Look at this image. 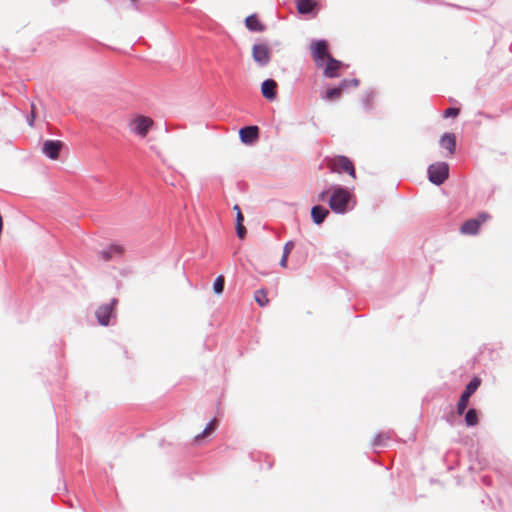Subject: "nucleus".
Instances as JSON below:
<instances>
[{
    "label": "nucleus",
    "mask_w": 512,
    "mask_h": 512,
    "mask_svg": "<svg viewBox=\"0 0 512 512\" xmlns=\"http://www.w3.org/2000/svg\"><path fill=\"white\" fill-rule=\"evenodd\" d=\"M322 201H327L335 213H344L355 205L353 194H321Z\"/></svg>",
    "instance_id": "nucleus-1"
},
{
    "label": "nucleus",
    "mask_w": 512,
    "mask_h": 512,
    "mask_svg": "<svg viewBox=\"0 0 512 512\" xmlns=\"http://www.w3.org/2000/svg\"><path fill=\"white\" fill-rule=\"evenodd\" d=\"M154 126V120L144 115H134L128 122L130 132L140 138H145Z\"/></svg>",
    "instance_id": "nucleus-2"
},
{
    "label": "nucleus",
    "mask_w": 512,
    "mask_h": 512,
    "mask_svg": "<svg viewBox=\"0 0 512 512\" xmlns=\"http://www.w3.org/2000/svg\"><path fill=\"white\" fill-rule=\"evenodd\" d=\"M491 219L487 212H481L476 218L466 220L460 227V233L463 235H477L483 223Z\"/></svg>",
    "instance_id": "nucleus-3"
},
{
    "label": "nucleus",
    "mask_w": 512,
    "mask_h": 512,
    "mask_svg": "<svg viewBox=\"0 0 512 512\" xmlns=\"http://www.w3.org/2000/svg\"><path fill=\"white\" fill-rule=\"evenodd\" d=\"M428 178L433 184H442L449 176V165L445 162H436L428 167Z\"/></svg>",
    "instance_id": "nucleus-4"
},
{
    "label": "nucleus",
    "mask_w": 512,
    "mask_h": 512,
    "mask_svg": "<svg viewBox=\"0 0 512 512\" xmlns=\"http://www.w3.org/2000/svg\"><path fill=\"white\" fill-rule=\"evenodd\" d=\"M328 165L333 172L347 173L353 179L356 178L354 164L346 156H336L329 161Z\"/></svg>",
    "instance_id": "nucleus-5"
},
{
    "label": "nucleus",
    "mask_w": 512,
    "mask_h": 512,
    "mask_svg": "<svg viewBox=\"0 0 512 512\" xmlns=\"http://www.w3.org/2000/svg\"><path fill=\"white\" fill-rule=\"evenodd\" d=\"M481 384V380L478 377L473 378L465 387L464 392L462 393L460 400L457 404V413L462 415L469 403L470 397L474 394V392L478 389Z\"/></svg>",
    "instance_id": "nucleus-6"
},
{
    "label": "nucleus",
    "mask_w": 512,
    "mask_h": 512,
    "mask_svg": "<svg viewBox=\"0 0 512 512\" xmlns=\"http://www.w3.org/2000/svg\"><path fill=\"white\" fill-rule=\"evenodd\" d=\"M312 58L316 66H323L324 60H327L331 55L328 52L327 42L324 40L314 41L310 45Z\"/></svg>",
    "instance_id": "nucleus-7"
},
{
    "label": "nucleus",
    "mask_w": 512,
    "mask_h": 512,
    "mask_svg": "<svg viewBox=\"0 0 512 512\" xmlns=\"http://www.w3.org/2000/svg\"><path fill=\"white\" fill-rule=\"evenodd\" d=\"M271 54L270 47L265 43H258L252 47V57L261 67L266 66L270 62Z\"/></svg>",
    "instance_id": "nucleus-8"
},
{
    "label": "nucleus",
    "mask_w": 512,
    "mask_h": 512,
    "mask_svg": "<svg viewBox=\"0 0 512 512\" xmlns=\"http://www.w3.org/2000/svg\"><path fill=\"white\" fill-rule=\"evenodd\" d=\"M117 304L116 299H112L110 303L101 305L96 311V317L98 319L99 324L103 326H107L109 324L110 318L113 315L114 307Z\"/></svg>",
    "instance_id": "nucleus-9"
},
{
    "label": "nucleus",
    "mask_w": 512,
    "mask_h": 512,
    "mask_svg": "<svg viewBox=\"0 0 512 512\" xmlns=\"http://www.w3.org/2000/svg\"><path fill=\"white\" fill-rule=\"evenodd\" d=\"M62 142L59 140H46L43 143V153L52 160H56L59 157V153L62 149Z\"/></svg>",
    "instance_id": "nucleus-10"
},
{
    "label": "nucleus",
    "mask_w": 512,
    "mask_h": 512,
    "mask_svg": "<svg viewBox=\"0 0 512 512\" xmlns=\"http://www.w3.org/2000/svg\"><path fill=\"white\" fill-rule=\"evenodd\" d=\"M240 139L245 144H252L259 138L257 126H246L239 131Z\"/></svg>",
    "instance_id": "nucleus-11"
},
{
    "label": "nucleus",
    "mask_w": 512,
    "mask_h": 512,
    "mask_svg": "<svg viewBox=\"0 0 512 512\" xmlns=\"http://www.w3.org/2000/svg\"><path fill=\"white\" fill-rule=\"evenodd\" d=\"M342 63L332 56L327 59V63L324 69V76L327 78H335L339 76V69L341 68Z\"/></svg>",
    "instance_id": "nucleus-12"
},
{
    "label": "nucleus",
    "mask_w": 512,
    "mask_h": 512,
    "mask_svg": "<svg viewBox=\"0 0 512 512\" xmlns=\"http://www.w3.org/2000/svg\"><path fill=\"white\" fill-rule=\"evenodd\" d=\"M348 82L346 80L342 81L338 87L327 89L323 98L327 101H335L338 100L342 92L347 88Z\"/></svg>",
    "instance_id": "nucleus-13"
},
{
    "label": "nucleus",
    "mask_w": 512,
    "mask_h": 512,
    "mask_svg": "<svg viewBox=\"0 0 512 512\" xmlns=\"http://www.w3.org/2000/svg\"><path fill=\"white\" fill-rule=\"evenodd\" d=\"M277 83L272 79L265 80L261 85L262 95L267 100H274L276 97Z\"/></svg>",
    "instance_id": "nucleus-14"
},
{
    "label": "nucleus",
    "mask_w": 512,
    "mask_h": 512,
    "mask_svg": "<svg viewBox=\"0 0 512 512\" xmlns=\"http://www.w3.org/2000/svg\"><path fill=\"white\" fill-rule=\"evenodd\" d=\"M440 145L449 152V155L454 154L456 149L455 135L452 133L444 134L440 139Z\"/></svg>",
    "instance_id": "nucleus-15"
},
{
    "label": "nucleus",
    "mask_w": 512,
    "mask_h": 512,
    "mask_svg": "<svg viewBox=\"0 0 512 512\" xmlns=\"http://www.w3.org/2000/svg\"><path fill=\"white\" fill-rule=\"evenodd\" d=\"M245 26L250 31L262 32L265 30V25L256 14H252L245 19Z\"/></svg>",
    "instance_id": "nucleus-16"
},
{
    "label": "nucleus",
    "mask_w": 512,
    "mask_h": 512,
    "mask_svg": "<svg viewBox=\"0 0 512 512\" xmlns=\"http://www.w3.org/2000/svg\"><path fill=\"white\" fill-rule=\"evenodd\" d=\"M328 214L329 211L325 207L320 205H316L311 209L312 220L317 225L321 224Z\"/></svg>",
    "instance_id": "nucleus-17"
},
{
    "label": "nucleus",
    "mask_w": 512,
    "mask_h": 512,
    "mask_svg": "<svg viewBox=\"0 0 512 512\" xmlns=\"http://www.w3.org/2000/svg\"><path fill=\"white\" fill-rule=\"evenodd\" d=\"M296 3L297 10L300 14L311 13L317 5L314 0H296Z\"/></svg>",
    "instance_id": "nucleus-18"
},
{
    "label": "nucleus",
    "mask_w": 512,
    "mask_h": 512,
    "mask_svg": "<svg viewBox=\"0 0 512 512\" xmlns=\"http://www.w3.org/2000/svg\"><path fill=\"white\" fill-rule=\"evenodd\" d=\"M123 253V249L120 246L112 245L108 247L106 250L101 252V256L105 261H109L114 256H121Z\"/></svg>",
    "instance_id": "nucleus-19"
},
{
    "label": "nucleus",
    "mask_w": 512,
    "mask_h": 512,
    "mask_svg": "<svg viewBox=\"0 0 512 512\" xmlns=\"http://www.w3.org/2000/svg\"><path fill=\"white\" fill-rule=\"evenodd\" d=\"M217 424H218L217 419H213V420H211V421L207 424V426L205 427V429H204L200 434H198V435H196V436H195L194 440H195L196 442H198V441H200L201 439H203V438H205V437L209 436L210 434H212V433L215 431V429H216V427H217Z\"/></svg>",
    "instance_id": "nucleus-20"
},
{
    "label": "nucleus",
    "mask_w": 512,
    "mask_h": 512,
    "mask_svg": "<svg viewBox=\"0 0 512 512\" xmlns=\"http://www.w3.org/2000/svg\"><path fill=\"white\" fill-rule=\"evenodd\" d=\"M254 300L259 306H266L269 303L267 291L265 289L257 290L254 294Z\"/></svg>",
    "instance_id": "nucleus-21"
},
{
    "label": "nucleus",
    "mask_w": 512,
    "mask_h": 512,
    "mask_svg": "<svg viewBox=\"0 0 512 512\" xmlns=\"http://www.w3.org/2000/svg\"><path fill=\"white\" fill-rule=\"evenodd\" d=\"M465 422L468 426H476L478 424V413L475 409H469L466 412Z\"/></svg>",
    "instance_id": "nucleus-22"
},
{
    "label": "nucleus",
    "mask_w": 512,
    "mask_h": 512,
    "mask_svg": "<svg viewBox=\"0 0 512 512\" xmlns=\"http://www.w3.org/2000/svg\"><path fill=\"white\" fill-rule=\"evenodd\" d=\"M224 285H225V278L223 275H219L214 283H213V291L217 294V295H220L223 293V290H224Z\"/></svg>",
    "instance_id": "nucleus-23"
},
{
    "label": "nucleus",
    "mask_w": 512,
    "mask_h": 512,
    "mask_svg": "<svg viewBox=\"0 0 512 512\" xmlns=\"http://www.w3.org/2000/svg\"><path fill=\"white\" fill-rule=\"evenodd\" d=\"M459 113H460L459 108L451 107L444 111V117H457L459 115Z\"/></svg>",
    "instance_id": "nucleus-24"
},
{
    "label": "nucleus",
    "mask_w": 512,
    "mask_h": 512,
    "mask_svg": "<svg viewBox=\"0 0 512 512\" xmlns=\"http://www.w3.org/2000/svg\"><path fill=\"white\" fill-rule=\"evenodd\" d=\"M233 210L236 212V224H239V223L243 224L244 217H243V214L241 212L239 205L235 204L233 207Z\"/></svg>",
    "instance_id": "nucleus-25"
},
{
    "label": "nucleus",
    "mask_w": 512,
    "mask_h": 512,
    "mask_svg": "<svg viewBox=\"0 0 512 512\" xmlns=\"http://www.w3.org/2000/svg\"><path fill=\"white\" fill-rule=\"evenodd\" d=\"M236 233L240 239H244L246 236V228L242 223L236 224Z\"/></svg>",
    "instance_id": "nucleus-26"
},
{
    "label": "nucleus",
    "mask_w": 512,
    "mask_h": 512,
    "mask_svg": "<svg viewBox=\"0 0 512 512\" xmlns=\"http://www.w3.org/2000/svg\"><path fill=\"white\" fill-rule=\"evenodd\" d=\"M293 248H294V243L292 241L287 242L284 246L283 254L289 255Z\"/></svg>",
    "instance_id": "nucleus-27"
},
{
    "label": "nucleus",
    "mask_w": 512,
    "mask_h": 512,
    "mask_svg": "<svg viewBox=\"0 0 512 512\" xmlns=\"http://www.w3.org/2000/svg\"><path fill=\"white\" fill-rule=\"evenodd\" d=\"M36 114H35V105H31V115L28 119V123L30 126H33L34 120H35Z\"/></svg>",
    "instance_id": "nucleus-28"
},
{
    "label": "nucleus",
    "mask_w": 512,
    "mask_h": 512,
    "mask_svg": "<svg viewBox=\"0 0 512 512\" xmlns=\"http://www.w3.org/2000/svg\"><path fill=\"white\" fill-rule=\"evenodd\" d=\"M384 439H387V437H384V436H382V435H377V436L374 438V440H373L372 444H373L374 446L380 445Z\"/></svg>",
    "instance_id": "nucleus-29"
},
{
    "label": "nucleus",
    "mask_w": 512,
    "mask_h": 512,
    "mask_svg": "<svg viewBox=\"0 0 512 512\" xmlns=\"http://www.w3.org/2000/svg\"><path fill=\"white\" fill-rule=\"evenodd\" d=\"M288 257H289V255H285V254H283V255H282V258H281V260H280V265H281L283 268H286V267H287Z\"/></svg>",
    "instance_id": "nucleus-30"
},
{
    "label": "nucleus",
    "mask_w": 512,
    "mask_h": 512,
    "mask_svg": "<svg viewBox=\"0 0 512 512\" xmlns=\"http://www.w3.org/2000/svg\"><path fill=\"white\" fill-rule=\"evenodd\" d=\"M336 192L343 193V192H346V191L344 189H338Z\"/></svg>",
    "instance_id": "nucleus-31"
},
{
    "label": "nucleus",
    "mask_w": 512,
    "mask_h": 512,
    "mask_svg": "<svg viewBox=\"0 0 512 512\" xmlns=\"http://www.w3.org/2000/svg\"><path fill=\"white\" fill-rule=\"evenodd\" d=\"M132 2H136L137 0H131Z\"/></svg>",
    "instance_id": "nucleus-32"
}]
</instances>
